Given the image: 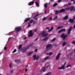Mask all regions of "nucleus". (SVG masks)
I'll use <instances>...</instances> for the list:
<instances>
[{
	"label": "nucleus",
	"mask_w": 75,
	"mask_h": 75,
	"mask_svg": "<svg viewBox=\"0 0 75 75\" xmlns=\"http://www.w3.org/2000/svg\"><path fill=\"white\" fill-rule=\"evenodd\" d=\"M48 54H49V55L50 56L51 55H52V52H50L49 53V54H46L47 55H48Z\"/></svg>",
	"instance_id": "obj_30"
},
{
	"label": "nucleus",
	"mask_w": 75,
	"mask_h": 75,
	"mask_svg": "<svg viewBox=\"0 0 75 75\" xmlns=\"http://www.w3.org/2000/svg\"><path fill=\"white\" fill-rule=\"evenodd\" d=\"M9 34H10V35H11V33H10Z\"/></svg>",
	"instance_id": "obj_62"
},
{
	"label": "nucleus",
	"mask_w": 75,
	"mask_h": 75,
	"mask_svg": "<svg viewBox=\"0 0 75 75\" xmlns=\"http://www.w3.org/2000/svg\"><path fill=\"white\" fill-rule=\"evenodd\" d=\"M7 47H4V50H7Z\"/></svg>",
	"instance_id": "obj_41"
},
{
	"label": "nucleus",
	"mask_w": 75,
	"mask_h": 75,
	"mask_svg": "<svg viewBox=\"0 0 75 75\" xmlns=\"http://www.w3.org/2000/svg\"><path fill=\"white\" fill-rule=\"evenodd\" d=\"M38 16V14H37L35 15V17H34V18H35V20H37V19H38V18H35V17H37Z\"/></svg>",
	"instance_id": "obj_18"
},
{
	"label": "nucleus",
	"mask_w": 75,
	"mask_h": 75,
	"mask_svg": "<svg viewBox=\"0 0 75 75\" xmlns=\"http://www.w3.org/2000/svg\"><path fill=\"white\" fill-rule=\"evenodd\" d=\"M57 16H56V17L54 18V20H56V19H57Z\"/></svg>",
	"instance_id": "obj_43"
},
{
	"label": "nucleus",
	"mask_w": 75,
	"mask_h": 75,
	"mask_svg": "<svg viewBox=\"0 0 75 75\" xmlns=\"http://www.w3.org/2000/svg\"><path fill=\"white\" fill-rule=\"evenodd\" d=\"M71 3H69L68 4V5L69 6H70V5H71Z\"/></svg>",
	"instance_id": "obj_54"
},
{
	"label": "nucleus",
	"mask_w": 75,
	"mask_h": 75,
	"mask_svg": "<svg viewBox=\"0 0 75 75\" xmlns=\"http://www.w3.org/2000/svg\"><path fill=\"white\" fill-rule=\"evenodd\" d=\"M25 71L26 72V71H27V69H25Z\"/></svg>",
	"instance_id": "obj_60"
},
{
	"label": "nucleus",
	"mask_w": 75,
	"mask_h": 75,
	"mask_svg": "<svg viewBox=\"0 0 75 75\" xmlns=\"http://www.w3.org/2000/svg\"><path fill=\"white\" fill-rule=\"evenodd\" d=\"M47 19V17H44L42 19V21H45Z\"/></svg>",
	"instance_id": "obj_24"
},
{
	"label": "nucleus",
	"mask_w": 75,
	"mask_h": 75,
	"mask_svg": "<svg viewBox=\"0 0 75 75\" xmlns=\"http://www.w3.org/2000/svg\"><path fill=\"white\" fill-rule=\"evenodd\" d=\"M33 57L34 59H36V60H38V59H39V58H40V57L38 55H33Z\"/></svg>",
	"instance_id": "obj_5"
},
{
	"label": "nucleus",
	"mask_w": 75,
	"mask_h": 75,
	"mask_svg": "<svg viewBox=\"0 0 75 75\" xmlns=\"http://www.w3.org/2000/svg\"><path fill=\"white\" fill-rule=\"evenodd\" d=\"M26 38H27V37H25V38H24V40H25V39H26Z\"/></svg>",
	"instance_id": "obj_56"
},
{
	"label": "nucleus",
	"mask_w": 75,
	"mask_h": 75,
	"mask_svg": "<svg viewBox=\"0 0 75 75\" xmlns=\"http://www.w3.org/2000/svg\"><path fill=\"white\" fill-rule=\"evenodd\" d=\"M36 22H33V24H35V23H36Z\"/></svg>",
	"instance_id": "obj_53"
},
{
	"label": "nucleus",
	"mask_w": 75,
	"mask_h": 75,
	"mask_svg": "<svg viewBox=\"0 0 75 75\" xmlns=\"http://www.w3.org/2000/svg\"><path fill=\"white\" fill-rule=\"evenodd\" d=\"M33 20H30V21H29V23L30 24H31L32 23H33Z\"/></svg>",
	"instance_id": "obj_28"
},
{
	"label": "nucleus",
	"mask_w": 75,
	"mask_h": 75,
	"mask_svg": "<svg viewBox=\"0 0 75 75\" xmlns=\"http://www.w3.org/2000/svg\"><path fill=\"white\" fill-rule=\"evenodd\" d=\"M47 29H48V30H49L50 29V28L48 27V28H46V30H47Z\"/></svg>",
	"instance_id": "obj_52"
},
{
	"label": "nucleus",
	"mask_w": 75,
	"mask_h": 75,
	"mask_svg": "<svg viewBox=\"0 0 75 75\" xmlns=\"http://www.w3.org/2000/svg\"><path fill=\"white\" fill-rule=\"evenodd\" d=\"M71 64H69L66 66V68H68V67H71Z\"/></svg>",
	"instance_id": "obj_39"
},
{
	"label": "nucleus",
	"mask_w": 75,
	"mask_h": 75,
	"mask_svg": "<svg viewBox=\"0 0 75 75\" xmlns=\"http://www.w3.org/2000/svg\"><path fill=\"white\" fill-rule=\"evenodd\" d=\"M57 3H55V4L54 5H53V7H55V6H57Z\"/></svg>",
	"instance_id": "obj_40"
},
{
	"label": "nucleus",
	"mask_w": 75,
	"mask_h": 75,
	"mask_svg": "<svg viewBox=\"0 0 75 75\" xmlns=\"http://www.w3.org/2000/svg\"><path fill=\"white\" fill-rule=\"evenodd\" d=\"M13 72V70H11V72Z\"/></svg>",
	"instance_id": "obj_61"
},
{
	"label": "nucleus",
	"mask_w": 75,
	"mask_h": 75,
	"mask_svg": "<svg viewBox=\"0 0 75 75\" xmlns=\"http://www.w3.org/2000/svg\"><path fill=\"white\" fill-rule=\"evenodd\" d=\"M75 16H74L73 17V20H75Z\"/></svg>",
	"instance_id": "obj_50"
},
{
	"label": "nucleus",
	"mask_w": 75,
	"mask_h": 75,
	"mask_svg": "<svg viewBox=\"0 0 75 75\" xmlns=\"http://www.w3.org/2000/svg\"><path fill=\"white\" fill-rule=\"evenodd\" d=\"M52 46V45L51 44H49L47 45L46 46V48H50V47H51Z\"/></svg>",
	"instance_id": "obj_12"
},
{
	"label": "nucleus",
	"mask_w": 75,
	"mask_h": 75,
	"mask_svg": "<svg viewBox=\"0 0 75 75\" xmlns=\"http://www.w3.org/2000/svg\"><path fill=\"white\" fill-rule=\"evenodd\" d=\"M22 46V45H19L18 47L19 49H20V48H21Z\"/></svg>",
	"instance_id": "obj_33"
},
{
	"label": "nucleus",
	"mask_w": 75,
	"mask_h": 75,
	"mask_svg": "<svg viewBox=\"0 0 75 75\" xmlns=\"http://www.w3.org/2000/svg\"><path fill=\"white\" fill-rule=\"evenodd\" d=\"M70 8V10L72 11L74 8V6H71V7H69Z\"/></svg>",
	"instance_id": "obj_26"
},
{
	"label": "nucleus",
	"mask_w": 75,
	"mask_h": 75,
	"mask_svg": "<svg viewBox=\"0 0 75 75\" xmlns=\"http://www.w3.org/2000/svg\"><path fill=\"white\" fill-rule=\"evenodd\" d=\"M15 30L16 31H20L21 30V28L19 27H17L15 28Z\"/></svg>",
	"instance_id": "obj_8"
},
{
	"label": "nucleus",
	"mask_w": 75,
	"mask_h": 75,
	"mask_svg": "<svg viewBox=\"0 0 75 75\" xmlns=\"http://www.w3.org/2000/svg\"><path fill=\"white\" fill-rule=\"evenodd\" d=\"M61 55V54L60 53H59L57 56H56V60H58L59 59V57H60V56Z\"/></svg>",
	"instance_id": "obj_6"
},
{
	"label": "nucleus",
	"mask_w": 75,
	"mask_h": 75,
	"mask_svg": "<svg viewBox=\"0 0 75 75\" xmlns=\"http://www.w3.org/2000/svg\"><path fill=\"white\" fill-rule=\"evenodd\" d=\"M15 62H18V60H15Z\"/></svg>",
	"instance_id": "obj_42"
},
{
	"label": "nucleus",
	"mask_w": 75,
	"mask_h": 75,
	"mask_svg": "<svg viewBox=\"0 0 75 75\" xmlns=\"http://www.w3.org/2000/svg\"><path fill=\"white\" fill-rule=\"evenodd\" d=\"M71 43L73 44H74V45H75V41H73Z\"/></svg>",
	"instance_id": "obj_38"
},
{
	"label": "nucleus",
	"mask_w": 75,
	"mask_h": 75,
	"mask_svg": "<svg viewBox=\"0 0 75 75\" xmlns=\"http://www.w3.org/2000/svg\"><path fill=\"white\" fill-rule=\"evenodd\" d=\"M49 66H50V64L49 63H46L45 64V67H43L42 68V70L43 72H44L45 71V68H48V67H49Z\"/></svg>",
	"instance_id": "obj_1"
},
{
	"label": "nucleus",
	"mask_w": 75,
	"mask_h": 75,
	"mask_svg": "<svg viewBox=\"0 0 75 75\" xmlns=\"http://www.w3.org/2000/svg\"><path fill=\"white\" fill-rule=\"evenodd\" d=\"M69 21L70 23H72L74 22V20L71 19H69Z\"/></svg>",
	"instance_id": "obj_22"
},
{
	"label": "nucleus",
	"mask_w": 75,
	"mask_h": 75,
	"mask_svg": "<svg viewBox=\"0 0 75 75\" xmlns=\"http://www.w3.org/2000/svg\"><path fill=\"white\" fill-rule=\"evenodd\" d=\"M16 51H17V50H16V49H14L12 52L13 53H14V52H16Z\"/></svg>",
	"instance_id": "obj_37"
},
{
	"label": "nucleus",
	"mask_w": 75,
	"mask_h": 75,
	"mask_svg": "<svg viewBox=\"0 0 75 75\" xmlns=\"http://www.w3.org/2000/svg\"><path fill=\"white\" fill-rule=\"evenodd\" d=\"M21 50L22 52H24L26 51V49H21Z\"/></svg>",
	"instance_id": "obj_16"
},
{
	"label": "nucleus",
	"mask_w": 75,
	"mask_h": 75,
	"mask_svg": "<svg viewBox=\"0 0 75 75\" xmlns=\"http://www.w3.org/2000/svg\"><path fill=\"white\" fill-rule=\"evenodd\" d=\"M1 53H0V55H1Z\"/></svg>",
	"instance_id": "obj_63"
},
{
	"label": "nucleus",
	"mask_w": 75,
	"mask_h": 75,
	"mask_svg": "<svg viewBox=\"0 0 75 75\" xmlns=\"http://www.w3.org/2000/svg\"><path fill=\"white\" fill-rule=\"evenodd\" d=\"M38 38H37L35 40V41H37V40H38Z\"/></svg>",
	"instance_id": "obj_57"
},
{
	"label": "nucleus",
	"mask_w": 75,
	"mask_h": 75,
	"mask_svg": "<svg viewBox=\"0 0 75 75\" xmlns=\"http://www.w3.org/2000/svg\"><path fill=\"white\" fill-rule=\"evenodd\" d=\"M49 58H50V57L48 56L45 57V59H42V60L43 61H46L47 59H48Z\"/></svg>",
	"instance_id": "obj_10"
},
{
	"label": "nucleus",
	"mask_w": 75,
	"mask_h": 75,
	"mask_svg": "<svg viewBox=\"0 0 75 75\" xmlns=\"http://www.w3.org/2000/svg\"><path fill=\"white\" fill-rule=\"evenodd\" d=\"M75 0H71V1H74Z\"/></svg>",
	"instance_id": "obj_59"
},
{
	"label": "nucleus",
	"mask_w": 75,
	"mask_h": 75,
	"mask_svg": "<svg viewBox=\"0 0 75 75\" xmlns=\"http://www.w3.org/2000/svg\"><path fill=\"white\" fill-rule=\"evenodd\" d=\"M33 34H34V33L33 32H32V30H30L29 32V37H32Z\"/></svg>",
	"instance_id": "obj_7"
},
{
	"label": "nucleus",
	"mask_w": 75,
	"mask_h": 75,
	"mask_svg": "<svg viewBox=\"0 0 75 75\" xmlns=\"http://www.w3.org/2000/svg\"><path fill=\"white\" fill-rule=\"evenodd\" d=\"M28 67V65H27V66H26V67Z\"/></svg>",
	"instance_id": "obj_64"
},
{
	"label": "nucleus",
	"mask_w": 75,
	"mask_h": 75,
	"mask_svg": "<svg viewBox=\"0 0 75 75\" xmlns=\"http://www.w3.org/2000/svg\"><path fill=\"white\" fill-rule=\"evenodd\" d=\"M62 0H58V3H60L61 1Z\"/></svg>",
	"instance_id": "obj_49"
},
{
	"label": "nucleus",
	"mask_w": 75,
	"mask_h": 75,
	"mask_svg": "<svg viewBox=\"0 0 75 75\" xmlns=\"http://www.w3.org/2000/svg\"><path fill=\"white\" fill-rule=\"evenodd\" d=\"M68 18V16H66L65 17H64V18H63V19H64V20H67Z\"/></svg>",
	"instance_id": "obj_21"
},
{
	"label": "nucleus",
	"mask_w": 75,
	"mask_h": 75,
	"mask_svg": "<svg viewBox=\"0 0 75 75\" xmlns=\"http://www.w3.org/2000/svg\"><path fill=\"white\" fill-rule=\"evenodd\" d=\"M72 30V27H70V28L69 29L68 31V35L70 34V33L71 32V30Z\"/></svg>",
	"instance_id": "obj_9"
},
{
	"label": "nucleus",
	"mask_w": 75,
	"mask_h": 75,
	"mask_svg": "<svg viewBox=\"0 0 75 75\" xmlns=\"http://www.w3.org/2000/svg\"><path fill=\"white\" fill-rule=\"evenodd\" d=\"M65 10L66 11H68V10H70V7H67V8H66Z\"/></svg>",
	"instance_id": "obj_27"
},
{
	"label": "nucleus",
	"mask_w": 75,
	"mask_h": 75,
	"mask_svg": "<svg viewBox=\"0 0 75 75\" xmlns=\"http://www.w3.org/2000/svg\"><path fill=\"white\" fill-rule=\"evenodd\" d=\"M33 52H33V51L30 52L28 53V55H30L31 54H33Z\"/></svg>",
	"instance_id": "obj_20"
},
{
	"label": "nucleus",
	"mask_w": 75,
	"mask_h": 75,
	"mask_svg": "<svg viewBox=\"0 0 75 75\" xmlns=\"http://www.w3.org/2000/svg\"><path fill=\"white\" fill-rule=\"evenodd\" d=\"M55 40H56V38H54L52 40H51V41L52 42H53L54 41H55Z\"/></svg>",
	"instance_id": "obj_31"
},
{
	"label": "nucleus",
	"mask_w": 75,
	"mask_h": 75,
	"mask_svg": "<svg viewBox=\"0 0 75 75\" xmlns=\"http://www.w3.org/2000/svg\"><path fill=\"white\" fill-rule=\"evenodd\" d=\"M65 11V9H62L59 11V13H62V12H64Z\"/></svg>",
	"instance_id": "obj_25"
},
{
	"label": "nucleus",
	"mask_w": 75,
	"mask_h": 75,
	"mask_svg": "<svg viewBox=\"0 0 75 75\" xmlns=\"http://www.w3.org/2000/svg\"><path fill=\"white\" fill-rule=\"evenodd\" d=\"M38 50V49H36L35 50V52H37V50Z\"/></svg>",
	"instance_id": "obj_47"
},
{
	"label": "nucleus",
	"mask_w": 75,
	"mask_h": 75,
	"mask_svg": "<svg viewBox=\"0 0 75 75\" xmlns=\"http://www.w3.org/2000/svg\"><path fill=\"white\" fill-rule=\"evenodd\" d=\"M61 38H63V40H65V38L67 37V35H65V34L63 33L61 35Z\"/></svg>",
	"instance_id": "obj_4"
},
{
	"label": "nucleus",
	"mask_w": 75,
	"mask_h": 75,
	"mask_svg": "<svg viewBox=\"0 0 75 75\" xmlns=\"http://www.w3.org/2000/svg\"><path fill=\"white\" fill-rule=\"evenodd\" d=\"M9 67L10 68H11V64L9 65Z\"/></svg>",
	"instance_id": "obj_55"
},
{
	"label": "nucleus",
	"mask_w": 75,
	"mask_h": 75,
	"mask_svg": "<svg viewBox=\"0 0 75 75\" xmlns=\"http://www.w3.org/2000/svg\"><path fill=\"white\" fill-rule=\"evenodd\" d=\"M44 75H52V73L51 72H49Z\"/></svg>",
	"instance_id": "obj_19"
},
{
	"label": "nucleus",
	"mask_w": 75,
	"mask_h": 75,
	"mask_svg": "<svg viewBox=\"0 0 75 75\" xmlns=\"http://www.w3.org/2000/svg\"><path fill=\"white\" fill-rule=\"evenodd\" d=\"M66 44H67V43L66 42H64L63 43L62 45V46H65V45H66Z\"/></svg>",
	"instance_id": "obj_29"
},
{
	"label": "nucleus",
	"mask_w": 75,
	"mask_h": 75,
	"mask_svg": "<svg viewBox=\"0 0 75 75\" xmlns=\"http://www.w3.org/2000/svg\"><path fill=\"white\" fill-rule=\"evenodd\" d=\"M48 37H46L44 38H43L42 40H43V41H47V40H48Z\"/></svg>",
	"instance_id": "obj_14"
},
{
	"label": "nucleus",
	"mask_w": 75,
	"mask_h": 75,
	"mask_svg": "<svg viewBox=\"0 0 75 75\" xmlns=\"http://www.w3.org/2000/svg\"><path fill=\"white\" fill-rule=\"evenodd\" d=\"M63 27L62 26H59L57 28H56V30H59V29H61V28H62Z\"/></svg>",
	"instance_id": "obj_13"
},
{
	"label": "nucleus",
	"mask_w": 75,
	"mask_h": 75,
	"mask_svg": "<svg viewBox=\"0 0 75 75\" xmlns=\"http://www.w3.org/2000/svg\"><path fill=\"white\" fill-rule=\"evenodd\" d=\"M52 17H50L49 18V20H52Z\"/></svg>",
	"instance_id": "obj_45"
},
{
	"label": "nucleus",
	"mask_w": 75,
	"mask_h": 75,
	"mask_svg": "<svg viewBox=\"0 0 75 75\" xmlns=\"http://www.w3.org/2000/svg\"><path fill=\"white\" fill-rule=\"evenodd\" d=\"M64 7H66V6H67V7H68V5L67 4H65L64 5Z\"/></svg>",
	"instance_id": "obj_46"
},
{
	"label": "nucleus",
	"mask_w": 75,
	"mask_h": 75,
	"mask_svg": "<svg viewBox=\"0 0 75 75\" xmlns=\"http://www.w3.org/2000/svg\"><path fill=\"white\" fill-rule=\"evenodd\" d=\"M37 31V29H35L34 30V31H35V32H36V31Z\"/></svg>",
	"instance_id": "obj_51"
},
{
	"label": "nucleus",
	"mask_w": 75,
	"mask_h": 75,
	"mask_svg": "<svg viewBox=\"0 0 75 75\" xmlns=\"http://www.w3.org/2000/svg\"><path fill=\"white\" fill-rule=\"evenodd\" d=\"M61 30L62 32L63 31H66L65 29H62Z\"/></svg>",
	"instance_id": "obj_35"
},
{
	"label": "nucleus",
	"mask_w": 75,
	"mask_h": 75,
	"mask_svg": "<svg viewBox=\"0 0 75 75\" xmlns=\"http://www.w3.org/2000/svg\"><path fill=\"white\" fill-rule=\"evenodd\" d=\"M47 3H46L44 5V7H45V8H47Z\"/></svg>",
	"instance_id": "obj_32"
},
{
	"label": "nucleus",
	"mask_w": 75,
	"mask_h": 75,
	"mask_svg": "<svg viewBox=\"0 0 75 75\" xmlns=\"http://www.w3.org/2000/svg\"><path fill=\"white\" fill-rule=\"evenodd\" d=\"M40 34L42 35V37H44L48 36V34L47 33H46L45 31L43 32H42Z\"/></svg>",
	"instance_id": "obj_2"
},
{
	"label": "nucleus",
	"mask_w": 75,
	"mask_h": 75,
	"mask_svg": "<svg viewBox=\"0 0 75 75\" xmlns=\"http://www.w3.org/2000/svg\"><path fill=\"white\" fill-rule=\"evenodd\" d=\"M58 13H59V11H56L55 12L56 14H57Z\"/></svg>",
	"instance_id": "obj_36"
},
{
	"label": "nucleus",
	"mask_w": 75,
	"mask_h": 75,
	"mask_svg": "<svg viewBox=\"0 0 75 75\" xmlns=\"http://www.w3.org/2000/svg\"><path fill=\"white\" fill-rule=\"evenodd\" d=\"M38 38H37L35 40V41H37V40H38Z\"/></svg>",
	"instance_id": "obj_58"
},
{
	"label": "nucleus",
	"mask_w": 75,
	"mask_h": 75,
	"mask_svg": "<svg viewBox=\"0 0 75 75\" xmlns=\"http://www.w3.org/2000/svg\"><path fill=\"white\" fill-rule=\"evenodd\" d=\"M61 32H62V30H61V29L59 30L58 31V33H61Z\"/></svg>",
	"instance_id": "obj_34"
},
{
	"label": "nucleus",
	"mask_w": 75,
	"mask_h": 75,
	"mask_svg": "<svg viewBox=\"0 0 75 75\" xmlns=\"http://www.w3.org/2000/svg\"><path fill=\"white\" fill-rule=\"evenodd\" d=\"M30 18H27L24 21L25 22H27L28 21L30 20Z\"/></svg>",
	"instance_id": "obj_17"
},
{
	"label": "nucleus",
	"mask_w": 75,
	"mask_h": 75,
	"mask_svg": "<svg viewBox=\"0 0 75 75\" xmlns=\"http://www.w3.org/2000/svg\"><path fill=\"white\" fill-rule=\"evenodd\" d=\"M33 4H34V2L32 1L28 3V6H31Z\"/></svg>",
	"instance_id": "obj_11"
},
{
	"label": "nucleus",
	"mask_w": 75,
	"mask_h": 75,
	"mask_svg": "<svg viewBox=\"0 0 75 75\" xmlns=\"http://www.w3.org/2000/svg\"><path fill=\"white\" fill-rule=\"evenodd\" d=\"M35 4L37 7H39V3H38L37 1L36 2Z\"/></svg>",
	"instance_id": "obj_23"
},
{
	"label": "nucleus",
	"mask_w": 75,
	"mask_h": 75,
	"mask_svg": "<svg viewBox=\"0 0 75 75\" xmlns=\"http://www.w3.org/2000/svg\"><path fill=\"white\" fill-rule=\"evenodd\" d=\"M31 46V44L30 45H29L28 46H27V48H29V47H30Z\"/></svg>",
	"instance_id": "obj_44"
},
{
	"label": "nucleus",
	"mask_w": 75,
	"mask_h": 75,
	"mask_svg": "<svg viewBox=\"0 0 75 75\" xmlns=\"http://www.w3.org/2000/svg\"><path fill=\"white\" fill-rule=\"evenodd\" d=\"M31 26V25L30 24V23L28 24V27H30Z\"/></svg>",
	"instance_id": "obj_48"
},
{
	"label": "nucleus",
	"mask_w": 75,
	"mask_h": 75,
	"mask_svg": "<svg viewBox=\"0 0 75 75\" xmlns=\"http://www.w3.org/2000/svg\"><path fill=\"white\" fill-rule=\"evenodd\" d=\"M66 62L65 63L64 65H63L62 67H59L58 68V69H65V65H66Z\"/></svg>",
	"instance_id": "obj_3"
},
{
	"label": "nucleus",
	"mask_w": 75,
	"mask_h": 75,
	"mask_svg": "<svg viewBox=\"0 0 75 75\" xmlns=\"http://www.w3.org/2000/svg\"><path fill=\"white\" fill-rule=\"evenodd\" d=\"M53 30H54V27H52L48 31V32H51V31Z\"/></svg>",
	"instance_id": "obj_15"
}]
</instances>
